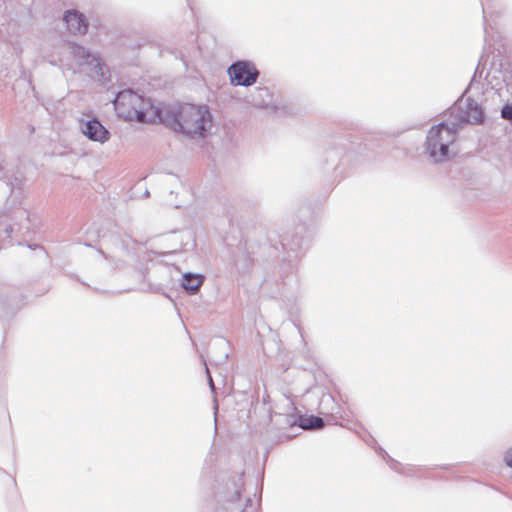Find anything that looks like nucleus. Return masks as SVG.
<instances>
[{
	"instance_id": "f8f14e48",
	"label": "nucleus",
	"mask_w": 512,
	"mask_h": 512,
	"mask_svg": "<svg viewBox=\"0 0 512 512\" xmlns=\"http://www.w3.org/2000/svg\"><path fill=\"white\" fill-rule=\"evenodd\" d=\"M501 116L512 123V104L505 105L501 111Z\"/></svg>"
},
{
	"instance_id": "7ed1b4c3",
	"label": "nucleus",
	"mask_w": 512,
	"mask_h": 512,
	"mask_svg": "<svg viewBox=\"0 0 512 512\" xmlns=\"http://www.w3.org/2000/svg\"><path fill=\"white\" fill-rule=\"evenodd\" d=\"M459 124L451 120L431 127L427 135V149L434 158L447 156L448 147L456 141Z\"/></svg>"
},
{
	"instance_id": "20e7f679",
	"label": "nucleus",
	"mask_w": 512,
	"mask_h": 512,
	"mask_svg": "<svg viewBox=\"0 0 512 512\" xmlns=\"http://www.w3.org/2000/svg\"><path fill=\"white\" fill-rule=\"evenodd\" d=\"M448 114L454 119V122L459 124V128L463 123H482L484 118L481 107L474 102H468L465 109L459 104L455 105L448 111Z\"/></svg>"
},
{
	"instance_id": "0eeeda50",
	"label": "nucleus",
	"mask_w": 512,
	"mask_h": 512,
	"mask_svg": "<svg viewBox=\"0 0 512 512\" xmlns=\"http://www.w3.org/2000/svg\"><path fill=\"white\" fill-rule=\"evenodd\" d=\"M83 133L93 141L104 142L109 138V132L97 120L88 121L83 128Z\"/></svg>"
},
{
	"instance_id": "423d86ee",
	"label": "nucleus",
	"mask_w": 512,
	"mask_h": 512,
	"mask_svg": "<svg viewBox=\"0 0 512 512\" xmlns=\"http://www.w3.org/2000/svg\"><path fill=\"white\" fill-rule=\"evenodd\" d=\"M64 21L72 34L83 35L87 32L88 23L85 17L76 10L67 11L64 14Z\"/></svg>"
},
{
	"instance_id": "1a4fd4ad",
	"label": "nucleus",
	"mask_w": 512,
	"mask_h": 512,
	"mask_svg": "<svg viewBox=\"0 0 512 512\" xmlns=\"http://www.w3.org/2000/svg\"><path fill=\"white\" fill-rule=\"evenodd\" d=\"M203 283V277L201 275H190L187 274L183 279V287L185 290L195 293Z\"/></svg>"
},
{
	"instance_id": "f03ea898",
	"label": "nucleus",
	"mask_w": 512,
	"mask_h": 512,
	"mask_svg": "<svg viewBox=\"0 0 512 512\" xmlns=\"http://www.w3.org/2000/svg\"><path fill=\"white\" fill-rule=\"evenodd\" d=\"M114 105L117 114L127 121L155 123L162 116V108L155 107L149 99L132 90L119 92Z\"/></svg>"
},
{
	"instance_id": "39448f33",
	"label": "nucleus",
	"mask_w": 512,
	"mask_h": 512,
	"mask_svg": "<svg viewBox=\"0 0 512 512\" xmlns=\"http://www.w3.org/2000/svg\"><path fill=\"white\" fill-rule=\"evenodd\" d=\"M229 75L235 85L249 86L256 82L258 71L246 62H237L229 68Z\"/></svg>"
},
{
	"instance_id": "9b49d317",
	"label": "nucleus",
	"mask_w": 512,
	"mask_h": 512,
	"mask_svg": "<svg viewBox=\"0 0 512 512\" xmlns=\"http://www.w3.org/2000/svg\"><path fill=\"white\" fill-rule=\"evenodd\" d=\"M73 53L75 56L79 57V59L83 60V63L87 64V61L91 60L90 53L82 46H74Z\"/></svg>"
},
{
	"instance_id": "f257e3e1",
	"label": "nucleus",
	"mask_w": 512,
	"mask_h": 512,
	"mask_svg": "<svg viewBox=\"0 0 512 512\" xmlns=\"http://www.w3.org/2000/svg\"><path fill=\"white\" fill-rule=\"evenodd\" d=\"M159 122L189 137L203 138L213 126V117L204 106L183 103L172 109H162Z\"/></svg>"
},
{
	"instance_id": "9d476101",
	"label": "nucleus",
	"mask_w": 512,
	"mask_h": 512,
	"mask_svg": "<svg viewBox=\"0 0 512 512\" xmlns=\"http://www.w3.org/2000/svg\"><path fill=\"white\" fill-rule=\"evenodd\" d=\"M299 425L303 429L321 428L324 426V421L317 416L300 417Z\"/></svg>"
},
{
	"instance_id": "ddd939ff",
	"label": "nucleus",
	"mask_w": 512,
	"mask_h": 512,
	"mask_svg": "<svg viewBox=\"0 0 512 512\" xmlns=\"http://www.w3.org/2000/svg\"><path fill=\"white\" fill-rule=\"evenodd\" d=\"M504 460L507 466L512 467V448L506 452Z\"/></svg>"
},
{
	"instance_id": "6e6552de",
	"label": "nucleus",
	"mask_w": 512,
	"mask_h": 512,
	"mask_svg": "<svg viewBox=\"0 0 512 512\" xmlns=\"http://www.w3.org/2000/svg\"><path fill=\"white\" fill-rule=\"evenodd\" d=\"M87 65L91 67L90 75L92 77L104 78L107 72V68L99 58L92 57L90 61H87Z\"/></svg>"
}]
</instances>
